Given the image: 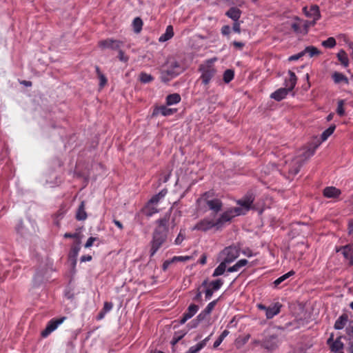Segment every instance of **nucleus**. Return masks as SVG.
<instances>
[{
    "label": "nucleus",
    "instance_id": "1",
    "mask_svg": "<svg viewBox=\"0 0 353 353\" xmlns=\"http://www.w3.org/2000/svg\"><path fill=\"white\" fill-rule=\"evenodd\" d=\"M314 153V149H307L303 151L298 157H295L289 165V173L293 175L296 174L302 163L311 157Z\"/></svg>",
    "mask_w": 353,
    "mask_h": 353
},
{
    "label": "nucleus",
    "instance_id": "2",
    "mask_svg": "<svg viewBox=\"0 0 353 353\" xmlns=\"http://www.w3.org/2000/svg\"><path fill=\"white\" fill-rule=\"evenodd\" d=\"M314 153V149H307L303 151L298 157H295L289 165V173L293 175L296 174L302 163L311 157Z\"/></svg>",
    "mask_w": 353,
    "mask_h": 353
},
{
    "label": "nucleus",
    "instance_id": "3",
    "mask_svg": "<svg viewBox=\"0 0 353 353\" xmlns=\"http://www.w3.org/2000/svg\"><path fill=\"white\" fill-rule=\"evenodd\" d=\"M212 229L219 230L218 225L216 224L215 215L206 216L201 219L192 227V230H198L205 232Z\"/></svg>",
    "mask_w": 353,
    "mask_h": 353
},
{
    "label": "nucleus",
    "instance_id": "4",
    "mask_svg": "<svg viewBox=\"0 0 353 353\" xmlns=\"http://www.w3.org/2000/svg\"><path fill=\"white\" fill-rule=\"evenodd\" d=\"M199 71L201 72V79L202 83L204 85L208 84L216 72V70L213 65V60H208L201 65Z\"/></svg>",
    "mask_w": 353,
    "mask_h": 353
},
{
    "label": "nucleus",
    "instance_id": "5",
    "mask_svg": "<svg viewBox=\"0 0 353 353\" xmlns=\"http://www.w3.org/2000/svg\"><path fill=\"white\" fill-rule=\"evenodd\" d=\"M181 72V68L179 63L176 61H171L169 68L161 72V79L163 82L167 83L178 76Z\"/></svg>",
    "mask_w": 353,
    "mask_h": 353
},
{
    "label": "nucleus",
    "instance_id": "6",
    "mask_svg": "<svg viewBox=\"0 0 353 353\" xmlns=\"http://www.w3.org/2000/svg\"><path fill=\"white\" fill-rule=\"evenodd\" d=\"M282 342L281 335L272 334L267 336L263 340L262 347L269 352H272L279 348Z\"/></svg>",
    "mask_w": 353,
    "mask_h": 353
},
{
    "label": "nucleus",
    "instance_id": "7",
    "mask_svg": "<svg viewBox=\"0 0 353 353\" xmlns=\"http://www.w3.org/2000/svg\"><path fill=\"white\" fill-rule=\"evenodd\" d=\"M197 202L200 205H206L208 208L214 212H218L222 208V203L218 199H209L208 193L203 194L198 200Z\"/></svg>",
    "mask_w": 353,
    "mask_h": 353
},
{
    "label": "nucleus",
    "instance_id": "8",
    "mask_svg": "<svg viewBox=\"0 0 353 353\" xmlns=\"http://www.w3.org/2000/svg\"><path fill=\"white\" fill-rule=\"evenodd\" d=\"M239 256V248L236 246H228L223 249L219 257L226 263H230L233 262Z\"/></svg>",
    "mask_w": 353,
    "mask_h": 353
},
{
    "label": "nucleus",
    "instance_id": "9",
    "mask_svg": "<svg viewBox=\"0 0 353 353\" xmlns=\"http://www.w3.org/2000/svg\"><path fill=\"white\" fill-rule=\"evenodd\" d=\"M167 233L155 230L153 234V239L151 243L150 256H152L157 252L166 239Z\"/></svg>",
    "mask_w": 353,
    "mask_h": 353
},
{
    "label": "nucleus",
    "instance_id": "10",
    "mask_svg": "<svg viewBox=\"0 0 353 353\" xmlns=\"http://www.w3.org/2000/svg\"><path fill=\"white\" fill-rule=\"evenodd\" d=\"M66 317L63 316L60 319H54L50 320L48 323L46 329L41 332V336L43 337L48 336L51 332L54 331L58 327L59 325L63 323Z\"/></svg>",
    "mask_w": 353,
    "mask_h": 353
},
{
    "label": "nucleus",
    "instance_id": "11",
    "mask_svg": "<svg viewBox=\"0 0 353 353\" xmlns=\"http://www.w3.org/2000/svg\"><path fill=\"white\" fill-rule=\"evenodd\" d=\"M304 14L310 18L313 19V24L321 18L319 8L316 5H312L308 9L307 7L303 8Z\"/></svg>",
    "mask_w": 353,
    "mask_h": 353
},
{
    "label": "nucleus",
    "instance_id": "12",
    "mask_svg": "<svg viewBox=\"0 0 353 353\" xmlns=\"http://www.w3.org/2000/svg\"><path fill=\"white\" fill-rule=\"evenodd\" d=\"M233 217L234 214L230 209L224 212L218 218L216 217V224L218 225L219 230H221L227 222L231 221Z\"/></svg>",
    "mask_w": 353,
    "mask_h": 353
},
{
    "label": "nucleus",
    "instance_id": "13",
    "mask_svg": "<svg viewBox=\"0 0 353 353\" xmlns=\"http://www.w3.org/2000/svg\"><path fill=\"white\" fill-rule=\"evenodd\" d=\"M199 310V306L195 304H191L183 314L182 319L180 320V324H184L188 320L191 319Z\"/></svg>",
    "mask_w": 353,
    "mask_h": 353
},
{
    "label": "nucleus",
    "instance_id": "14",
    "mask_svg": "<svg viewBox=\"0 0 353 353\" xmlns=\"http://www.w3.org/2000/svg\"><path fill=\"white\" fill-rule=\"evenodd\" d=\"M99 46L102 49H117L120 46V42L117 40L106 39L99 41Z\"/></svg>",
    "mask_w": 353,
    "mask_h": 353
},
{
    "label": "nucleus",
    "instance_id": "15",
    "mask_svg": "<svg viewBox=\"0 0 353 353\" xmlns=\"http://www.w3.org/2000/svg\"><path fill=\"white\" fill-rule=\"evenodd\" d=\"M281 305L279 303H274L267 307L265 316L267 319H272L280 312Z\"/></svg>",
    "mask_w": 353,
    "mask_h": 353
},
{
    "label": "nucleus",
    "instance_id": "16",
    "mask_svg": "<svg viewBox=\"0 0 353 353\" xmlns=\"http://www.w3.org/2000/svg\"><path fill=\"white\" fill-rule=\"evenodd\" d=\"M342 254L345 259L348 261V263L353 265V248L350 245H345L341 248Z\"/></svg>",
    "mask_w": 353,
    "mask_h": 353
},
{
    "label": "nucleus",
    "instance_id": "17",
    "mask_svg": "<svg viewBox=\"0 0 353 353\" xmlns=\"http://www.w3.org/2000/svg\"><path fill=\"white\" fill-rule=\"evenodd\" d=\"M253 201H254V198L251 195H250V196H246L244 198L239 200L237 201V203L244 210L248 212L250 209Z\"/></svg>",
    "mask_w": 353,
    "mask_h": 353
},
{
    "label": "nucleus",
    "instance_id": "18",
    "mask_svg": "<svg viewBox=\"0 0 353 353\" xmlns=\"http://www.w3.org/2000/svg\"><path fill=\"white\" fill-rule=\"evenodd\" d=\"M212 335V334L209 335L203 341H200L196 345L190 347L186 353H198L201 349H203L206 345L207 343L209 341Z\"/></svg>",
    "mask_w": 353,
    "mask_h": 353
},
{
    "label": "nucleus",
    "instance_id": "19",
    "mask_svg": "<svg viewBox=\"0 0 353 353\" xmlns=\"http://www.w3.org/2000/svg\"><path fill=\"white\" fill-rule=\"evenodd\" d=\"M341 193L339 189L333 186L327 187L323 190V195L327 198H337Z\"/></svg>",
    "mask_w": 353,
    "mask_h": 353
},
{
    "label": "nucleus",
    "instance_id": "20",
    "mask_svg": "<svg viewBox=\"0 0 353 353\" xmlns=\"http://www.w3.org/2000/svg\"><path fill=\"white\" fill-rule=\"evenodd\" d=\"M290 90L287 88H279L273 93H272L270 97L277 101H279L283 99L287 96Z\"/></svg>",
    "mask_w": 353,
    "mask_h": 353
},
{
    "label": "nucleus",
    "instance_id": "21",
    "mask_svg": "<svg viewBox=\"0 0 353 353\" xmlns=\"http://www.w3.org/2000/svg\"><path fill=\"white\" fill-rule=\"evenodd\" d=\"M168 190L166 189H163L160 191L157 194L153 196L150 200L148 201V207H151V205H156L161 199L164 198L166 195Z\"/></svg>",
    "mask_w": 353,
    "mask_h": 353
},
{
    "label": "nucleus",
    "instance_id": "22",
    "mask_svg": "<svg viewBox=\"0 0 353 353\" xmlns=\"http://www.w3.org/2000/svg\"><path fill=\"white\" fill-rule=\"evenodd\" d=\"M170 215H165V216L161 219H159L157 222L158 223V228L155 230L167 233L168 231V223L169 221Z\"/></svg>",
    "mask_w": 353,
    "mask_h": 353
},
{
    "label": "nucleus",
    "instance_id": "23",
    "mask_svg": "<svg viewBox=\"0 0 353 353\" xmlns=\"http://www.w3.org/2000/svg\"><path fill=\"white\" fill-rule=\"evenodd\" d=\"M288 74L290 76V78H289L288 80L285 81V83L286 88L290 91H292L294 89V88L295 87V85H296L297 78H296V77L295 75V73L293 72L291 70H289Z\"/></svg>",
    "mask_w": 353,
    "mask_h": 353
},
{
    "label": "nucleus",
    "instance_id": "24",
    "mask_svg": "<svg viewBox=\"0 0 353 353\" xmlns=\"http://www.w3.org/2000/svg\"><path fill=\"white\" fill-rule=\"evenodd\" d=\"M241 12L239 8L232 7L227 11L225 14L234 21H237L241 17Z\"/></svg>",
    "mask_w": 353,
    "mask_h": 353
},
{
    "label": "nucleus",
    "instance_id": "25",
    "mask_svg": "<svg viewBox=\"0 0 353 353\" xmlns=\"http://www.w3.org/2000/svg\"><path fill=\"white\" fill-rule=\"evenodd\" d=\"M346 332L348 337V345L350 353H353V322H351L346 328Z\"/></svg>",
    "mask_w": 353,
    "mask_h": 353
},
{
    "label": "nucleus",
    "instance_id": "26",
    "mask_svg": "<svg viewBox=\"0 0 353 353\" xmlns=\"http://www.w3.org/2000/svg\"><path fill=\"white\" fill-rule=\"evenodd\" d=\"M348 321V316L346 314H343L336 321L334 327L336 330H342Z\"/></svg>",
    "mask_w": 353,
    "mask_h": 353
},
{
    "label": "nucleus",
    "instance_id": "27",
    "mask_svg": "<svg viewBox=\"0 0 353 353\" xmlns=\"http://www.w3.org/2000/svg\"><path fill=\"white\" fill-rule=\"evenodd\" d=\"M248 261L246 259H241L238 261L234 265L228 268V272H234L239 271L242 268L248 264Z\"/></svg>",
    "mask_w": 353,
    "mask_h": 353
},
{
    "label": "nucleus",
    "instance_id": "28",
    "mask_svg": "<svg viewBox=\"0 0 353 353\" xmlns=\"http://www.w3.org/2000/svg\"><path fill=\"white\" fill-rule=\"evenodd\" d=\"M174 35L173 28L172 26H168L166 28L165 32L163 33L159 39L160 42H165L170 39Z\"/></svg>",
    "mask_w": 353,
    "mask_h": 353
},
{
    "label": "nucleus",
    "instance_id": "29",
    "mask_svg": "<svg viewBox=\"0 0 353 353\" xmlns=\"http://www.w3.org/2000/svg\"><path fill=\"white\" fill-rule=\"evenodd\" d=\"M332 77L335 83H348L347 78L342 73L335 72L332 74Z\"/></svg>",
    "mask_w": 353,
    "mask_h": 353
},
{
    "label": "nucleus",
    "instance_id": "30",
    "mask_svg": "<svg viewBox=\"0 0 353 353\" xmlns=\"http://www.w3.org/2000/svg\"><path fill=\"white\" fill-rule=\"evenodd\" d=\"M76 218L79 221H83L87 218V214L85 211V202L82 201L77 210Z\"/></svg>",
    "mask_w": 353,
    "mask_h": 353
},
{
    "label": "nucleus",
    "instance_id": "31",
    "mask_svg": "<svg viewBox=\"0 0 353 353\" xmlns=\"http://www.w3.org/2000/svg\"><path fill=\"white\" fill-rule=\"evenodd\" d=\"M216 303L217 300H214L208 303L206 307L199 314V318L202 317L203 316L205 318L208 315H209L214 308Z\"/></svg>",
    "mask_w": 353,
    "mask_h": 353
},
{
    "label": "nucleus",
    "instance_id": "32",
    "mask_svg": "<svg viewBox=\"0 0 353 353\" xmlns=\"http://www.w3.org/2000/svg\"><path fill=\"white\" fill-rule=\"evenodd\" d=\"M180 101H181V97L179 94H176V93L169 94L166 97V103L168 105L176 104Z\"/></svg>",
    "mask_w": 353,
    "mask_h": 353
},
{
    "label": "nucleus",
    "instance_id": "33",
    "mask_svg": "<svg viewBox=\"0 0 353 353\" xmlns=\"http://www.w3.org/2000/svg\"><path fill=\"white\" fill-rule=\"evenodd\" d=\"M344 347L343 343L341 341V338H337L331 345L330 348L332 352H336L342 350Z\"/></svg>",
    "mask_w": 353,
    "mask_h": 353
},
{
    "label": "nucleus",
    "instance_id": "34",
    "mask_svg": "<svg viewBox=\"0 0 353 353\" xmlns=\"http://www.w3.org/2000/svg\"><path fill=\"white\" fill-rule=\"evenodd\" d=\"M337 57H338L339 60L341 61V63L345 67H347L348 65V63H349L348 57H347L346 52L344 50H340L337 54Z\"/></svg>",
    "mask_w": 353,
    "mask_h": 353
},
{
    "label": "nucleus",
    "instance_id": "35",
    "mask_svg": "<svg viewBox=\"0 0 353 353\" xmlns=\"http://www.w3.org/2000/svg\"><path fill=\"white\" fill-rule=\"evenodd\" d=\"M174 112V110L173 109L168 108H167L165 106H161V107L159 108L154 112V114H156L160 113L163 116H168V115L172 114Z\"/></svg>",
    "mask_w": 353,
    "mask_h": 353
},
{
    "label": "nucleus",
    "instance_id": "36",
    "mask_svg": "<svg viewBox=\"0 0 353 353\" xmlns=\"http://www.w3.org/2000/svg\"><path fill=\"white\" fill-rule=\"evenodd\" d=\"M226 263L222 261V262L219 265V266L214 270L212 276H218L222 275L226 270Z\"/></svg>",
    "mask_w": 353,
    "mask_h": 353
},
{
    "label": "nucleus",
    "instance_id": "37",
    "mask_svg": "<svg viewBox=\"0 0 353 353\" xmlns=\"http://www.w3.org/2000/svg\"><path fill=\"white\" fill-rule=\"evenodd\" d=\"M302 52H304V55L307 53L310 57L320 54V51L312 46L306 47Z\"/></svg>",
    "mask_w": 353,
    "mask_h": 353
},
{
    "label": "nucleus",
    "instance_id": "38",
    "mask_svg": "<svg viewBox=\"0 0 353 353\" xmlns=\"http://www.w3.org/2000/svg\"><path fill=\"white\" fill-rule=\"evenodd\" d=\"M335 125H331L327 130H325L321 134V140L324 141L327 139V138L332 135L335 130Z\"/></svg>",
    "mask_w": 353,
    "mask_h": 353
},
{
    "label": "nucleus",
    "instance_id": "39",
    "mask_svg": "<svg viewBox=\"0 0 353 353\" xmlns=\"http://www.w3.org/2000/svg\"><path fill=\"white\" fill-rule=\"evenodd\" d=\"M294 274V272L291 270V271L288 272V273L283 274V276L279 277L277 279H276L274 281V283L275 285H278L280 283H281L283 281H284L285 280L288 279L290 276H291Z\"/></svg>",
    "mask_w": 353,
    "mask_h": 353
},
{
    "label": "nucleus",
    "instance_id": "40",
    "mask_svg": "<svg viewBox=\"0 0 353 353\" xmlns=\"http://www.w3.org/2000/svg\"><path fill=\"white\" fill-rule=\"evenodd\" d=\"M229 334V331L225 330H224L221 334L219 336V337L216 340V341L214 343V348H216L218 347L221 343H222V341H223V339Z\"/></svg>",
    "mask_w": 353,
    "mask_h": 353
},
{
    "label": "nucleus",
    "instance_id": "41",
    "mask_svg": "<svg viewBox=\"0 0 353 353\" xmlns=\"http://www.w3.org/2000/svg\"><path fill=\"white\" fill-rule=\"evenodd\" d=\"M205 318L203 316L202 317L199 318V314L196 316V318L194 320H192L190 323H188V326L190 329L196 328L200 322L203 321Z\"/></svg>",
    "mask_w": 353,
    "mask_h": 353
},
{
    "label": "nucleus",
    "instance_id": "42",
    "mask_svg": "<svg viewBox=\"0 0 353 353\" xmlns=\"http://www.w3.org/2000/svg\"><path fill=\"white\" fill-rule=\"evenodd\" d=\"M322 46L325 48H332L336 46V40L334 37H329L322 42Z\"/></svg>",
    "mask_w": 353,
    "mask_h": 353
},
{
    "label": "nucleus",
    "instance_id": "43",
    "mask_svg": "<svg viewBox=\"0 0 353 353\" xmlns=\"http://www.w3.org/2000/svg\"><path fill=\"white\" fill-rule=\"evenodd\" d=\"M143 26L142 20L139 17H137L133 21V26L136 32H139Z\"/></svg>",
    "mask_w": 353,
    "mask_h": 353
},
{
    "label": "nucleus",
    "instance_id": "44",
    "mask_svg": "<svg viewBox=\"0 0 353 353\" xmlns=\"http://www.w3.org/2000/svg\"><path fill=\"white\" fill-rule=\"evenodd\" d=\"M234 78V72L232 70H227L223 74V80L225 83L230 82Z\"/></svg>",
    "mask_w": 353,
    "mask_h": 353
},
{
    "label": "nucleus",
    "instance_id": "45",
    "mask_svg": "<svg viewBox=\"0 0 353 353\" xmlns=\"http://www.w3.org/2000/svg\"><path fill=\"white\" fill-rule=\"evenodd\" d=\"M139 79L142 83H147L152 81L153 77L149 74L141 72L139 76Z\"/></svg>",
    "mask_w": 353,
    "mask_h": 353
},
{
    "label": "nucleus",
    "instance_id": "46",
    "mask_svg": "<svg viewBox=\"0 0 353 353\" xmlns=\"http://www.w3.org/2000/svg\"><path fill=\"white\" fill-rule=\"evenodd\" d=\"M145 214L148 216H152L154 214L157 213L159 212L158 209L155 207V205H151V207H148V203H147L145 208Z\"/></svg>",
    "mask_w": 353,
    "mask_h": 353
},
{
    "label": "nucleus",
    "instance_id": "47",
    "mask_svg": "<svg viewBox=\"0 0 353 353\" xmlns=\"http://www.w3.org/2000/svg\"><path fill=\"white\" fill-rule=\"evenodd\" d=\"M223 283V282L222 280L217 279V280L210 282V287H211V288L213 290L216 291V290H218L221 287Z\"/></svg>",
    "mask_w": 353,
    "mask_h": 353
},
{
    "label": "nucleus",
    "instance_id": "48",
    "mask_svg": "<svg viewBox=\"0 0 353 353\" xmlns=\"http://www.w3.org/2000/svg\"><path fill=\"white\" fill-rule=\"evenodd\" d=\"M192 259V256H175L172 258V261L174 263L176 262H186L190 261Z\"/></svg>",
    "mask_w": 353,
    "mask_h": 353
},
{
    "label": "nucleus",
    "instance_id": "49",
    "mask_svg": "<svg viewBox=\"0 0 353 353\" xmlns=\"http://www.w3.org/2000/svg\"><path fill=\"white\" fill-rule=\"evenodd\" d=\"M344 104H345V101H344V100H339V101H338V105H337L336 112H337V113H338V114H339L340 116H343V115H344V114H345V110H344V108H343Z\"/></svg>",
    "mask_w": 353,
    "mask_h": 353
},
{
    "label": "nucleus",
    "instance_id": "50",
    "mask_svg": "<svg viewBox=\"0 0 353 353\" xmlns=\"http://www.w3.org/2000/svg\"><path fill=\"white\" fill-rule=\"evenodd\" d=\"M232 211V214H234V217L236 216H239L241 214H245L247 212L244 210L241 207H236L230 209Z\"/></svg>",
    "mask_w": 353,
    "mask_h": 353
},
{
    "label": "nucleus",
    "instance_id": "51",
    "mask_svg": "<svg viewBox=\"0 0 353 353\" xmlns=\"http://www.w3.org/2000/svg\"><path fill=\"white\" fill-rule=\"evenodd\" d=\"M80 243H81V241L80 239H79L77 241V245H74L72 249H71V252L73 255L74 257H77L79 254V252L80 251Z\"/></svg>",
    "mask_w": 353,
    "mask_h": 353
},
{
    "label": "nucleus",
    "instance_id": "52",
    "mask_svg": "<svg viewBox=\"0 0 353 353\" xmlns=\"http://www.w3.org/2000/svg\"><path fill=\"white\" fill-rule=\"evenodd\" d=\"M185 232L182 230L180 231L179 234H178L177 237L175 239V244L176 245H180L183 241L185 239Z\"/></svg>",
    "mask_w": 353,
    "mask_h": 353
},
{
    "label": "nucleus",
    "instance_id": "53",
    "mask_svg": "<svg viewBox=\"0 0 353 353\" xmlns=\"http://www.w3.org/2000/svg\"><path fill=\"white\" fill-rule=\"evenodd\" d=\"M250 338V334H246L244 336L239 337L236 340V343L237 344H241V345H244V344H245L248 341Z\"/></svg>",
    "mask_w": 353,
    "mask_h": 353
},
{
    "label": "nucleus",
    "instance_id": "54",
    "mask_svg": "<svg viewBox=\"0 0 353 353\" xmlns=\"http://www.w3.org/2000/svg\"><path fill=\"white\" fill-rule=\"evenodd\" d=\"M185 335V333H183L180 335H178V334H175L171 341L172 345H174L175 344H176Z\"/></svg>",
    "mask_w": 353,
    "mask_h": 353
},
{
    "label": "nucleus",
    "instance_id": "55",
    "mask_svg": "<svg viewBox=\"0 0 353 353\" xmlns=\"http://www.w3.org/2000/svg\"><path fill=\"white\" fill-rule=\"evenodd\" d=\"M97 239L96 237H90L88 241H86L85 244V248H90L91 246H92L94 242L97 240Z\"/></svg>",
    "mask_w": 353,
    "mask_h": 353
},
{
    "label": "nucleus",
    "instance_id": "56",
    "mask_svg": "<svg viewBox=\"0 0 353 353\" xmlns=\"http://www.w3.org/2000/svg\"><path fill=\"white\" fill-rule=\"evenodd\" d=\"M304 55V52L302 51L296 54L292 55L288 58L289 61H296Z\"/></svg>",
    "mask_w": 353,
    "mask_h": 353
},
{
    "label": "nucleus",
    "instance_id": "57",
    "mask_svg": "<svg viewBox=\"0 0 353 353\" xmlns=\"http://www.w3.org/2000/svg\"><path fill=\"white\" fill-rule=\"evenodd\" d=\"M99 80H100L99 85L101 87H103L107 83V79H106L105 77L101 73H99Z\"/></svg>",
    "mask_w": 353,
    "mask_h": 353
},
{
    "label": "nucleus",
    "instance_id": "58",
    "mask_svg": "<svg viewBox=\"0 0 353 353\" xmlns=\"http://www.w3.org/2000/svg\"><path fill=\"white\" fill-rule=\"evenodd\" d=\"M119 59L123 62H127L128 61V57L124 54L122 50H119Z\"/></svg>",
    "mask_w": 353,
    "mask_h": 353
},
{
    "label": "nucleus",
    "instance_id": "59",
    "mask_svg": "<svg viewBox=\"0 0 353 353\" xmlns=\"http://www.w3.org/2000/svg\"><path fill=\"white\" fill-rule=\"evenodd\" d=\"M112 306H113V305L112 303L105 302L104 303V306H103V310H104L105 313L110 311L112 308Z\"/></svg>",
    "mask_w": 353,
    "mask_h": 353
},
{
    "label": "nucleus",
    "instance_id": "60",
    "mask_svg": "<svg viewBox=\"0 0 353 353\" xmlns=\"http://www.w3.org/2000/svg\"><path fill=\"white\" fill-rule=\"evenodd\" d=\"M221 33L223 35H228L230 33V28L229 26H224L221 28Z\"/></svg>",
    "mask_w": 353,
    "mask_h": 353
},
{
    "label": "nucleus",
    "instance_id": "61",
    "mask_svg": "<svg viewBox=\"0 0 353 353\" xmlns=\"http://www.w3.org/2000/svg\"><path fill=\"white\" fill-rule=\"evenodd\" d=\"M214 291V290H213L212 288H208L205 290V294L206 299H210L212 297Z\"/></svg>",
    "mask_w": 353,
    "mask_h": 353
},
{
    "label": "nucleus",
    "instance_id": "62",
    "mask_svg": "<svg viewBox=\"0 0 353 353\" xmlns=\"http://www.w3.org/2000/svg\"><path fill=\"white\" fill-rule=\"evenodd\" d=\"M174 263V262H173V261H172V259H170V260H166V261H165L163 262V270L164 271H165V270H166L168 268V267H169L172 263Z\"/></svg>",
    "mask_w": 353,
    "mask_h": 353
},
{
    "label": "nucleus",
    "instance_id": "63",
    "mask_svg": "<svg viewBox=\"0 0 353 353\" xmlns=\"http://www.w3.org/2000/svg\"><path fill=\"white\" fill-rule=\"evenodd\" d=\"M233 30L237 33L241 32L240 23L237 21H235L233 25Z\"/></svg>",
    "mask_w": 353,
    "mask_h": 353
},
{
    "label": "nucleus",
    "instance_id": "64",
    "mask_svg": "<svg viewBox=\"0 0 353 353\" xmlns=\"http://www.w3.org/2000/svg\"><path fill=\"white\" fill-rule=\"evenodd\" d=\"M263 341H260L259 339H254L252 341V345L254 347L261 346L262 347Z\"/></svg>",
    "mask_w": 353,
    "mask_h": 353
}]
</instances>
